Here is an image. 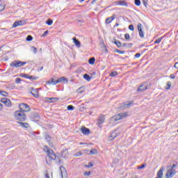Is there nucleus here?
Returning <instances> with one entry per match:
<instances>
[{
  "label": "nucleus",
  "mask_w": 178,
  "mask_h": 178,
  "mask_svg": "<svg viewBox=\"0 0 178 178\" xmlns=\"http://www.w3.org/2000/svg\"><path fill=\"white\" fill-rule=\"evenodd\" d=\"M69 80L67 79V78L62 76L56 80H55L54 78H51L49 81H46V84L56 86V84H58V83H60L61 84H67Z\"/></svg>",
  "instance_id": "1"
},
{
  "label": "nucleus",
  "mask_w": 178,
  "mask_h": 178,
  "mask_svg": "<svg viewBox=\"0 0 178 178\" xmlns=\"http://www.w3.org/2000/svg\"><path fill=\"white\" fill-rule=\"evenodd\" d=\"M127 116H129V113H120L111 117L109 120V123L113 124L115 122H118V120L127 118Z\"/></svg>",
  "instance_id": "2"
},
{
  "label": "nucleus",
  "mask_w": 178,
  "mask_h": 178,
  "mask_svg": "<svg viewBox=\"0 0 178 178\" xmlns=\"http://www.w3.org/2000/svg\"><path fill=\"white\" fill-rule=\"evenodd\" d=\"M14 118L16 119V120H18V122H26V120L27 119L26 113L20 111H16L14 113Z\"/></svg>",
  "instance_id": "3"
},
{
  "label": "nucleus",
  "mask_w": 178,
  "mask_h": 178,
  "mask_svg": "<svg viewBox=\"0 0 178 178\" xmlns=\"http://www.w3.org/2000/svg\"><path fill=\"white\" fill-rule=\"evenodd\" d=\"M24 65H27V62L20 61L19 60H15L10 63L11 67H22V66H24Z\"/></svg>",
  "instance_id": "4"
},
{
  "label": "nucleus",
  "mask_w": 178,
  "mask_h": 178,
  "mask_svg": "<svg viewBox=\"0 0 178 178\" xmlns=\"http://www.w3.org/2000/svg\"><path fill=\"white\" fill-rule=\"evenodd\" d=\"M19 111L24 112V113H26V112H30V111H31L30 106H29V104L25 103L19 104Z\"/></svg>",
  "instance_id": "5"
},
{
  "label": "nucleus",
  "mask_w": 178,
  "mask_h": 178,
  "mask_svg": "<svg viewBox=\"0 0 178 178\" xmlns=\"http://www.w3.org/2000/svg\"><path fill=\"white\" fill-rule=\"evenodd\" d=\"M105 123V115H101L97 119V122H96L97 126L101 129L102 127V124Z\"/></svg>",
  "instance_id": "6"
},
{
  "label": "nucleus",
  "mask_w": 178,
  "mask_h": 178,
  "mask_svg": "<svg viewBox=\"0 0 178 178\" xmlns=\"http://www.w3.org/2000/svg\"><path fill=\"white\" fill-rule=\"evenodd\" d=\"M60 158H63L64 159H67V158H69V150L67 148L65 147L61 150Z\"/></svg>",
  "instance_id": "7"
},
{
  "label": "nucleus",
  "mask_w": 178,
  "mask_h": 178,
  "mask_svg": "<svg viewBox=\"0 0 178 178\" xmlns=\"http://www.w3.org/2000/svg\"><path fill=\"white\" fill-rule=\"evenodd\" d=\"M1 102H2V104L6 105V106H7L8 108H10V106H12V102H10V99L8 98H1Z\"/></svg>",
  "instance_id": "8"
},
{
  "label": "nucleus",
  "mask_w": 178,
  "mask_h": 178,
  "mask_svg": "<svg viewBox=\"0 0 178 178\" xmlns=\"http://www.w3.org/2000/svg\"><path fill=\"white\" fill-rule=\"evenodd\" d=\"M26 23V20L15 21L13 24L12 29H16L18 26H24Z\"/></svg>",
  "instance_id": "9"
},
{
  "label": "nucleus",
  "mask_w": 178,
  "mask_h": 178,
  "mask_svg": "<svg viewBox=\"0 0 178 178\" xmlns=\"http://www.w3.org/2000/svg\"><path fill=\"white\" fill-rule=\"evenodd\" d=\"M120 131H119V128L116 129L113 133H111L110 136V140H114V138H116L118 136H120Z\"/></svg>",
  "instance_id": "10"
},
{
  "label": "nucleus",
  "mask_w": 178,
  "mask_h": 178,
  "mask_svg": "<svg viewBox=\"0 0 178 178\" xmlns=\"http://www.w3.org/2000/svg\"><path fill=\"white\" fill-rule=\"evenodd\" d=\"M60 174L62 178H67V171H66V168L63 166L60 167Z\"/></svg>",
  "instance_id": "11"
},
{
  "label": "nucleus",
  "mask_w": 178,
  "mask_h": 178,
  "mask_svg": "<svg viewBox=\"0 0 178 178\" xmlns=\"http://www.w3.org/2000/svg\"><path fill=\"white\" fill-rule=\"evenodd\" d=\"M175 175H176V170L169 169L167 173L165 174V177L172 178L173 177V176H175Z\"/></svg>",
  "instance_id": "12"
},
{
  "label": "nucleus",
  "mask_w": 178,
  "mask_h": 178,
  "mask_svg": "<svg viewBox=\"0 0 178 178\" xmlns=\"http://www.w3.org/2000/svg\"><path fill=\"white\" fill-rule=\"evenodd\" d=\"M47 156L51 161H55V159H56V154H55L53 149L50 150V152L47 154Z\"/></svg>",
  "instance_id": "13"
},
{
  "label": "nucleus",
  "mask_w": 178,
  "mask_h": 178,
  "mask_svg": "<svg viewBox=\"0 0 178 178\" xmlns=\"http://www.w3.org/2000/svg\"><path fill=\"white\" fill-rule=\"evenodd\" d=\"M132 104H134V101H128L123 103V105H122L120 107V109H124V108H129L130 105H132Z\"/></svg>",
  "instance_id": "14"
},
{
  "label": "nucleus",
  "mask_w": 178,
  "mask_h": 178,
  "mask_svg": "<svg viewBox=\"0 0 178 178\" xmlns=\"http://www.w3.org/2000/svg\"><path fill=\"white\" fill-rule=\"evenodd\" d=\"M138 31L140 38H144V32L143 31V24H138Z\"/></svg>",
  "instance_id": "15"
},
{
  "label": "nucleus",
  "mask_w": 178,
  "mask_h": 178,
  "mask_svg": "<svg viewBox=\"0 0 178 178\" xmlns=\"http://www.w3.org/2000/svg\"><path fill=\"white\" fill-rule=\"evenodd\" d=\"M33 122H40V114L35 113L31 117Z\"/></svg>",
  "instance_id": "16"
},
{
  "label": "nucleus",
  "mask_w": 178,
  "mask_h": 178,
  "mask_svg": "<svg viewBox=\"0 0 178 178\" xmlns=\"http://www.w3.org/2000/svg\"><path fill=\"white\" fill-rule=\"evenodd\" d=\"M81 131V133L84 134V136H88V134H90V129L86 128L85 127H82Z\"/></svg>",
  "instance_id": "17"
},
{
  "label": "nucleus",
  "mask_w": 178,
  "mask_h": 178,
  "mask_svg": "<svg viewBox=\"0 0 178 178\" xmlns=\"http://www.w3.org/2000/svg\"><path fill=\"white\" fill-rule=\"evenodd\" d=\"M17 124H19V126H21V127L24 129H29V123L23 122V121L17 122Z\"/></svg>",
  "instance_id": "18"
},
{
  "label": "nucleus",
  "mask_w": 178,
  "mask_h": 178,
  "mask_svg": "<svg viewBox=\"0 0 178 178\" xmlns=\"http://www.w3.org/2000/svg\"><path fill=\"white\" fill-rule=\"evenodd\" d=\"M72 41L76 47H77V48H80V47H81V42L79 40H77L76 37L72 38Z\"/></svg>",
  "instance_id": "19"
},
{
  "label": "nucleus",
  "mask_w": 178,
  "mask_h": 178,
  "mask_svg": "<svg viewBox=\"0 0 178 178\" xmlns=\"http://www.w3.org/2000/svg\"><path fill=\"white\" fill-rule=\"evenodd\" d=\"M116 5H120V6H129V3L126 1H119L115 2Z\"/></svg>",
  "instance_id": "20"
},
{
  "label": "nucleus",
  "mask_w": 178,
  "mask_h": 178,
  "mask_svg": "<svg viewBox=\"0 0 178 178\" xmlns=\"http://www.w3.org/2000/svg\"><path fill=\"white\" fill-rule=\"evenodd\" d=\"M32 91L31 92V94H32V95L35 97V98H38L39 95H38V91L35 89H34V88H31Z\"/></svg>",
  "instance_id": "21"
},
{
  "label": "nucleus",
  "mask_w": 178,
  "mask_h": 178,
  "mask_svg": "<svg viewBox=\"0 0 178 178\" xmlns=\"http://www.w3.org/2000/svg\"><path fill=\"white\" fill-rule=\"evenodd\" d=\"M90 74V80H91V79H95L98 76V72L97 71H92Z\"/></svg>",
  "instance_id": "22"
},
{
  "label": "nucleus",
  "mask_w": 178,
  "mask_h": 178,
  "mask_svg": "<svg viewBox=\"0 0 178 178\" xmlns=\"http://www.w3.org/2000/svg\"><path fill=\"white\" fill-rule=\"evenodd\" d=\"M58 99H59V98H58V97H48L47 98L48 102H58Z\"/></svg>",
  "instance_id": "23"
},
{
  "label": "nucleus",
  "mask_w": 178,
  "mask_h": 178,
  "mask_svg": "<svg viewBox=\"0 0 178 178\" xmlns=\"http://www.w3.org/2000/svg\"><path fill=\"white\" fill-rule=\"evenodd\" d=\"M145 90H147V86H144V85H141L139 86V88L137 89V92H143V91H145Z\"/></svg>",
  "instance_id": "24"
},
{
  "label": "nucleus",
  "mask_w": 178,
  "mask_h": 178,
  "mask_svg": "<svg viewBox=\"0 0 178 178\" xmlns=\"http://www.w3.org/2000/svg\"><path fill=\"white\" fill-rule=\"evenodd\" d=\"M44 152L49 153L51 151H52V149L49 148V147L44 145L43 147Z\"/></svg>",
  "instance_id": "25"
},
{
  "label": "nucleus",
  "mask_w": 178,
  "mask_h": 178,
  "mask_svg": "<svg viewBox=\"0 0 178 178\" xmlns=\"http://www.w3.org/2000/svg\"><path fill=\"white\" fill-rule=\"evenodd\" d=\"M0 95H2V97H8L9 93H8V92H6V91H3V90H0Z\"/></svg>",
  "instance_id": "26"
},
{
  "label": "nucleus",
  "mask_w": 178,
  "mask_h": 178,
  "mask_svg": "<svg viewBox=\"0 0 178 178\" xmlns=\"http://www.w3.org/2000/svg\"><path fill=\"white\" fill-rule=\"evenodd\" d=\"M90 154V155H97V154H98V151H97V149H91Z\"/></svg>",
  "instance_id": "27"
},
{
  "label": "nucleus",
  "mask_w": 178,
  "mask_h": 178,
  "mask_svg": "<svg viewBox=\"0 0 178 178\" xmlns=\"http://www.w3.org/2000/svg\"><path fill=\"white\" fill-rule=\"evenodd\" d=\"M122 47H127V48H131L133 47V43H122Z\"/></svg>",
  "instance_id": "28"
},
{
  "label": "nucleus",
  "mask_w": 178,
  "mask_h": 178,
  "mask_svg": "<svg viewBox=\"0 0 178 178\" xmlns=\"http://www.w3.org/2000/svg\"><path fill=\"white\" fill-rule=\"evenodd\" d=\"M165 36H162L161 38H159L157 40L154 41V44H161V41L163 40Z\"/></svg>",
  "instance_id": "29"
},
{
  "label": "nucleus",
  "mask_w": 178,
  "mask_h": 178,
  "mask_svg": "<svg viewBox=\"0 0 178 178\" xmlns=\"http://www.w3.org/2000/svg\"><path fill=\"white\" fill-rule=\"evenodd\" d=\"M52 23H54V21L52 20V19L49 18L46 21V24H47L48 26H52Z\"/></svg>",
  "instance_id": "30"
},
{
  "label": "nucleus",
  "mask_w": 178,
  "mask_h": 178,
  "mask_svg": "<svg viewBox=\"0 0 178 178\" xmlns=\"http://www.w3.org/2000/svg\"><path fill=\"white\" fill-rule=\"evenodd\" d=\"M94 63H95V58H90V65H94Z\"/></svg>",
  "instance_id": "31"
},
{
  "label": "nucleus",
  "mask_w": 178,
  "mask_h": 178,
  "mask_svg": "<svg viewBox=\"0 0 178 178\" xmlns=\"http://www.w3.org/2000/svg\"><path fill=\"white\" fill-rule=\"evenodd\" d=\"M83 79L87 80V81H90V75H88V74H83Z\"/></svg>",
  "instance_id": "32"
},
{
  "label": "nucleus",
  "mask_w": 178,
  "mask_h": 178,
  "mask_svg": "<svg viewBox=\"0 0 178 178\" xmlns=\"http://www.w3.org/2000/svg\"><path fill=\"white\" fill-rule=\"evenodd\" d=\"M67 109V111H74V106L73 105H68Z\"/></svg>",
  "instance_id": "33"
},
{
  "label": "nucleus",
  "mask_w": 178,
  "mask_h": 178,
  "mask_svg": "<svg viewBox=\"0 0 178 178\" xmlns=\"http://www.w3.org/2000/svg\"><path fill=\"white\" fill-rule=\"evenodd\" d=\"M44 138H45L46 140H47L48 141H50V140H51V136H49V134H48V133H46V134H44Z\"/></svg>",
  "instance_id": "34"
},
{
  "label": "nucleus",
  "mask_w": 178,
  "mask_h": 178,
  "mask_svg": "<svg viewBox=\"0 0 178 178\" xmlns=\"http://www.w3.org/2000/svg\"><path fill=\"white\" fill-rule=\"evenodd\" d=\"M28 79H29V80H38V76H33L29 75V77Z\"/></svg>",
  "instance_id": "35"
},
{
  "label": "nucleus",
  "mask_w": 178,
  "mask_h": 178,
  "mask_svg": "<svg viewBox=\"0 0 178 178\" xmlns=\"http://www.w3.org/2000/svg\"><path fill=\"white\" fill-rule=\"evenodd\" d=\"M114 52H117V54H124V51H121V50H119V49H114Z\"/></svg>",
  "instance_id": "36"
},
{
  "label": "nucleus",
  "mask_w": 178,
  "mask_h": 178,
  "mask_svg": "<svg viewBox=\"0 0 178 178\" xmlns=\"http://www.w3.org/2000/svg\"><path fill=\"white\" fill-rule=\"evenodd\" d=\"M111 77H116L118 76V72H113L110 74Z\"/></svg>",
  "instance_id": "37"
},
{
  "label": "nucleus",
  "mask_w": 178,
  "mask_h": 178,
  "mask_svg": "<svg viewBox=\"0 0 178 178\" xmlns=\"http://www.w3.org/2000/svg\"><path fill=\"white\" fill-rule=\"evenodd\" d=\"M172 87V83L170 81L167 82V87L165 88L166 90H169Z\"/></svg>",
  "instance_id": "38"
},
{
  "label": "nucleus",
  "mask_w": 178,
  "mask_h": 178,
  "mask_svg": "<svg viewBox=\"0 0 178 178\" xmlns=\"http://www.w3.org/2000/svg\"><path fill=\"white\" fill-rule=\"evenodd\" d=\"M135 5L136 6H140V5H141V1H140V0H135Z\"/></svg>",
  "instance_id": "39"
},
{
  "label": "nucleus",
  "mask_w": 178,
  "mask_h": 178,
  "mask_svg": "<svg viewBox=\"0 0 178 178\" xmlns=\"http://www.w3.org/2000/svg\"><path fill=\"white\" fill-rule=\"evenodd\" d=\"M26 40L27 41H33V36L29 35L26 37Z\"/></svg>",
  "instance_id": "40"
},
{
  "label": "nucleus",
  "mask_w": 178,
  "mask_h": 178,
  "mask_svg": "<svg viewBox=\"0 0 178 178\" xmlns=\"http://www.w3.org/2000/svg\"><path fill=\"white\" fill-rule=\"evenodd\" d=\"M83 155V153L81 152H78L77 153L74 154V156H81Z\"/></svg>",
  "instance_id": "41"
},
{
  "label": "nucleus",
  "mask_w": 178,
  "mask_h": 178,
  "mask_svg": "<svg viewBox=\"0 0 178 178\" xmlns=\"http://www.w3.org/2000/svg\"><path fill=\"white\" fill-rule=\"evenodd\" d=\"M117 47L118 48H122V47H123V43H121L120 41L118 40L117 43Z\"/></svg>",
  "instance_id": "42"
},
{
  "label": "nucleus",
  "mask_w": 178,
  "mask_h": 178,
  "mask_svg": "<svg viewBox=\"0 0 178 178\" xmlns=\"http://www.w3.org/2000/svg\"><path fill=\"white\" fill-rule=\"evenodd\" d=\"M142 2L144 5V6H145V8H147V6L148 5V0H142Z\"/></svg>",
  "instance_id": "43"
},
{
  "label": "nucleus",
  "mask_w": 178,
  "mask_h": 178,
  "mask_svg": "<svg viewBox=\"0 0 178 178\" xmlns=\"http://www.w3.org/2000/svg\"><path fill=\"white\" fill-rule=\"evenodd\" d=\"M31 51L33 52V54H37V49L35 48V47H31Z\"/></svg>",
  "instance_id": "44"
},
{
  "label": "nucleus",
  "mask_w": 178,
  "mask_h": 178,
  "mask_svg": "<svg viewBox=\"0 0 178 178\" xmlns=\"http://www.w3.org/2000/svg\"><path fill=\"white\" fill-rule=\"evenodd\" d=\"M21 81H22V79H20V78H17V79H15V83H16L17 84H20Z\"/></svg>",
  "instance_id": "45"
},
{
  "label": "nucleus",
  "mask_w": 178,
  "mask_h": 178,
  "mask_svg": "<svg viewBox=\"0 0 178 178\" xmlns=\"http://www.w3.org/2000/svg\"><path fill=\"white\" fill-rule=\"evenodd\" d=\"M5 10V5L0 4V12H2V10Z\"/></svg>",
  "instance_id": "46"
},
{
  "label": "nucleus",
  "mask_w": 178,
  "mask_h": 178,
  "mask_svg": "<svg viewBox=\"0 0 178 178\" xmlns=\"http://www.w3.org/2000/svg\"><path fill=\"white\" fill-rule=\"evenodd\" d=\"M124 38H125V40H130V34L126 33L124 35Z\"/></svg>",
  "instance_id": "47"
},
{
  "label": "nucleus",
  "mask_w": 178,
  "mask_h": 178,
  "mask_svg": "<svg viewBox=\"0 0 178 178\" xmlns=\"http://www.w3.org/2000/svg\"><path fill=\"white\" fill-rule=\"evenodd\" d=\"M129 29L131 30V31H134V26H133V24L129 25Z\"/></svg>",
  "instance_id": "48"
},
{
  "label": "nucleus",
  "mask_w": 178,
  "mask_h": 178,
  "mask_svg": "<svg viewBox=\"0 0 178 178\" xmlns=\"http://www.w3.org/2000/svg\"><path fill=\"white\" fill-rule=\"evenodd\" d=\"M49 33V31H45L44 33L42 35V37H47V34Z\"/></svg>",
  "instance_id": "49"
},
{
  "label": "nucleus",
  "mask_w": 178,
  "mask_h": 178,
  "mask_svg": "<svg viewBox=\"0 0 178 178\" xmlns=\"http://www.w3.org/2000/svg\"><path fill=\"white\" fill-rule=\"evenodd\" d=\"M145 168V164H142L141 165L138 166L137 169H144Z\"/></svg>",
  "instance_id": "50"
},
{
  "label": "nucleus",
  "mask_w": 178,
  "mask_h": 178,
  "mask_svg": "<svg viewBox=\"0 0 178 178\" xmlns=\"http://www.w3.org/2000/svg\"><path fill=\"white\" fill-rule=\"evenodd\" d=\"M175 168H177V164H173V165L171 166L170 170H175Z\"/></svg>",
  "instance_id": "51"
},
{
  "label": "nucleus",
  "mask_w": 178,
  "mask_h": 178,
  "mask_svg": "<svg viewBox=\"0 0 178 178\" xmlns=\"http://www.w3.org/2000/svg\"><path fill=\"white\" fill-rule=\"evenodd\" d=\"M111 18L110 17L106 18V24H109V23H111Z\"/></svg>",
  "instance_id": "52"
},
{
  "label": "nucleus",
  "mask_w": 178,
  "mask_h": 178,
  "mask_svg": "<svg viewBox=\"0 0 178 178\" xmlns=\"http://www.w3.org/2000/svg\"><path fill=\"white\" fill-rule=\"evenodd\" d=\"M83 176H90V171H86L84 173H83Z\"/></svg>",
  "instance_id": "53"
},
{
  "label": "nucleus",
  "mask_w": 178,
  "mask_h": 178,
  "mask_svg": "<svg viewBox=\"0 0 178 178\" xmlns=\"http://www.w3.org/2000/svg\"><path fill=\"white\" fill-rule=\"evenodd\" d=\"M118 42H119V40H118L116 39H113V44H115V45H118Z\"/></svg>",
  "instance_id": "54"
},
{
  "label": "nucleus",
  "mask_w": 178,
  "mask_h": 178,
  "mask_svg": "<svg viewBox=\"0 0 178 178\" xmlns=\"http://www.w3.org/2000/svg\"><path fill=\"white\" fill-rule=\"evenodd\" d=\"M141 56V54L140 53H137L135 54V58H140Z\"/></svg>",
  "instance_id": "55"
},
{
  "label": "nucleus",
  "mask_w": 178,
  "mask_h": 178,
  "mask_svg": "<svg viewBox=\"0 0 178 178\" xmlns=\"http://www.w3.org/2000/svg\"><path fill=\"white\" fill-rule=\"evenodd\" d=\"M174 67H175V69H177V70H178V62H177V63H175Z\"/></svg>",
  "instance_id": "56"
},
{
  "label": "nucleus",
  "mask_w": 178,
  "mask_h": 178,
  "mask_svg": "<svg viewBox=\"0 0 178 178\" xmlns=\"http://www.w3.org/2000/svg\"><path fill=\"white\" fill-rule=\"evenodd\" d=\"M44 69V67H39L38 68V72H41V70H42Z\"/></svg>",
  "instance_id": "57"
},
{
  "label": "nucleus",
  "mask_w": 178,
  "mask_h": 178,
  "mask_svg": "<svg viewBox=\"0 0 178 178\" xmlns=\"http://www.w3.org/2000/svg\"><path fill=\"white\" fill-rule=\"evenodd\" d=\"M103 48L106 52H108V49H106V46L105 44L103 45Z\"/></svg>",
  "instance_id": "58"
},
{
  "label": "nucleus",
  "mask_w": 178,
  "mask_h": 178,
  "mask_svg": "<svg viewBox=\"0 0 178 178\" xmlns=\"http://www.w3.org/2000/svg\"><path fill=\"white\" fill-rule=\"evenodd\" d=\"M109 18L111 19V22H112L113 20H115V15Z\"/></svg>",
  "instance_id": "59"
},
{
  "label": "nucleus",
  "mask_w": 178,
  "mask_h": 178,
  "mask_svg": "<svg viewBox=\"0 0 178 178\" xmlns=\"http://www.w3.org/2000/svg\"><path fill=\"white\" fill-rule=\"evenodd\" d=\"M44 177H45V178H50V177H49V174L46 173V174L44 175Z\"/></svg>",
  "instance_id": "60"
},
{
  "label": "nucleus",
  "mask_w": 178,
  "mask_h": 178,
  "mask_svg": "<svg viewBox=\"0 0 178 178\" xmlns=\"http://www.w3.org/2000/svg\"><path fill=\"white\" fill-rule=\"evenodd\" d=\"M29 74H25V79H29Z\"/></svg>",
  "instance_id": "61"
},
{
  "label": "nucleus",
  "mask_w": 178,
  "mask_h": 178,
  "mask_svg": "<svg viewBox=\"0 0 178 178\" xmlns=\"http://www.w3.org/2000/svg\"><path fill=\"white\" fill-rule=\"evenodd\" d=\"M26 74H20V77H24L25 78Z\"/></svg>",
  "instance_id": "62"
},
{
  "label": "nucleus",
  "mask_w": 178,
  "mask_h": 178,
  "mask_svg": "<svg viewBox=\"0 0 178 178\" xmlns=\"http://www.w3.org/2000/svg\"><path fill=\"white\" fill-rule=\"evenodd\" d=\"M58 163H59V165H61V163H63V162L62 161V160L59 159L58 160Z\"/></svg>",
  "instance_id": "63"
},
{
  "label": "nucleus",
  "mask_w": 178,
  "mask_h": 178,
  "mask_svg": "<svg viewBox=\"0 0 178 178\" xmlns=\"http://www.w3.org/2000/svg\"><path fill=\"white\" fill-rule=\"evenodd\" d=\"M170 79H175V74H171V75L170 76Z\"/></svg>",
  "instance_id": "64"
}]
</instances>
